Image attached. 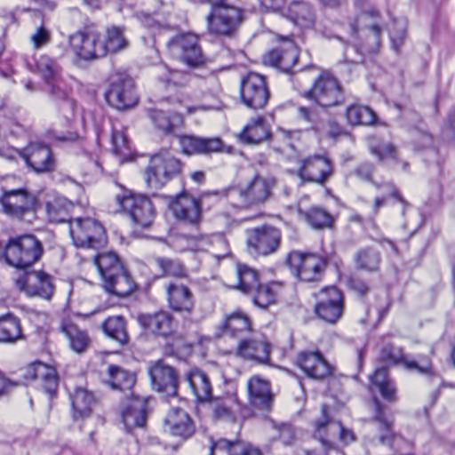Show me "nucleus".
Masks as SVG:
<instances>
[{
  "mask_svg": "<svg viewBox=\"0 0 455 455\" xmlns=\"http://www.w3.org/2000/svg\"><path fill=\"white\" fill-rule=\"evenodd\" d=\"M25 377L27 379L40 380L43 388L50 396L56 393L59 378L54 368L41 362H35L28 366Z\"/></svg>",
  "mask_w": 455,
  "mask_h": 455,
  "instance_id": "28",
  "label": "nucleus"
},
{
  "mask_svg": "<svg viewBox=\"0 0 455 455\" xmlns=\"http://www.w3.org/2000/svg\"><path fill=\"white\" fill-rule=\"evenodd\" d=\"M271 346L267 339L254 333L249 339H243L237 347L236 355L247 360L267 363L269 360Z\"/></svg>",
  "mask_w": 455,
  "mask_h": 455,
  "instance_id": "20",
  "label": "nucleus"
},
{
  "mask_svg": "<svg viewBox=\"0 0 455 455\" xmlns=\"http://www.w3.org/2000/svg\"><path fill=\"white\" fill-rule=\"evenodd\" d=\"M276 184L273 176L255 175L246 186L237 190L240 206L251 208L263 205L272 197Z\"/></svg>",
  "mask_w": 455,
  "mask_h": 455,
  "instance_id": "8",
  "label": "nucleus"
},
{
  "mask_svg": "<svg viewBox=\"0 0 455 455\" xmlns=\"http://www.w3.org/2000/svg\"><path fill=\"white\" fill-rule=\"evenodd\" d=\"M152 387L158 392L175 395L177 390V376L173 368L161 363L149 369Z\"/></svg>",
  "mask_w": 455,
  "mask_h": 455,
  "instance_id": "30",
  "label": "nucleus"
},
{
  "mask_svg": "<svg viewBox=\"0 0 455 455\" xmlns=\"http://www.w3.org/2000/svg\"><path fill=\"white\" fill-rule=\"evenodd\" d=\"M0 204L5 214L22 220L26 215L36 212L38 200L26 188L3 189Z\"/></svg>",
  "mask_w": 455,
  "mask_h": 455,
  "instance_id": "9",
  "label": "nucleus"
},
{
  "mask_svg": "<svg viewBox=\"0 0 455 455\" xmlns=\"http://www.w3.org/2000/svg\"><path fill=\"white\" fill-rule=\"evenodd\" d=\"M111 150L121 163L129 162L133 159L134 153L129 145L126 135L122 130L112 129Z\"/></svg>",
  "mask_w": 455,
  "mask_h": 455,
  "instance_id": "48",
  "label": "nucleus"
},
{
  "mask_svg": "<svg viewBox=\"0 0 455 455\" xmlns=\"http://www.w3.org/2000/svg\"><path fill=\"white\" fill-rule=\"evenodd\" d=\"M149 118L159 130L165 133L172 132L174 127L182 123V118L180 115L174 114L169 116L164 111L157 109L149 111Z\"/></svg>",
  "mask_w": 455,
  "mask_h": 455,
  "instance_id": "56",
  "label": "nucleus"
},
{
  "mask_svg": "<svg viewBox=\"0 0 455 455\" xmlns=\"http://www.w3.org/2000/svg\"><path fill=\"white\" fill-rule=\"evenodd\" d=\"M161 68L164 71V74H163L159 79L165 86H184L187 84V75L178 70H168L164 67H161Z\"/></svg>",
  "mask_w": 455,
  "mask_h": 455,
  "instance_id": "62",
  "label": "nucleus"
},
{
  "mask_svg": "<svg viewBox=\"0 0 455 455\" xmlns=\"http://www.w3.org/2000/svg\"><path fill=\"white\" fill-rule=\"evenodd\" d=\"M381 357L389 363H403L407 369L417 371L420 374H433L432 364L427 356L421 357L419 360H408L400 347L390 345L383 347Z\"/></svg>",
  "mask_w": 455,
  "mask_h": 455,
  "instance_id": "24",
  "label": "nucleus"
},
{
  "mask_svg": "<svg viewBox=\"0 0 455 455\" xmlns=\"http://www.w3.org/2000/svg\"><path fill=\"white\" fill-rule=\"evenodd\" d=\"M123 422L128 432L142 427V400L132 395L122 413Z\"/></svg>",
  "mask_w": 455,
  "mask_h": 455,
  "instance_id": "43",
  "label": "nucleus"
},
{
  "mask_svg": "<svg viewBox=\"0 0 455 455\" xmlns=\"http://www.w3.org/2000/svg\"><path fill=\"white\" fill-rule=\"evenodd\" d=\"M16 287L28 296L49 299L53 292L52 277L44 271H32L15 280Z\"/></svg>",
  "mask_w": 455,
  "mask_h": 455,
  "instance_id": "18",
  "label": "nucleus"
},
{
  "mask_svg": "<svg viewBox=\"0 0 455 455\" xmlns=\"http://www.w3.org/2000/svg\"><path fill=\"white\" fill-rule=\"evenodd\" d=\"M373 171L374 167L371 164L363 163L353 171V174L364 181L371 182Z\"/></svg>",
  "mask_w": 455,
  "mask_h": 455,
  "instance_id": "64",
  "label": "nucleus"
},
{
  "mask_svg": "<svg viewBox=\"0 0 455 455\" xmlns=\"http://www.w3.org/2000/svg\"><path fill=\"white\" fill-rule=\"evenodd\" d=\"M298 49L292 42H290L288 47L282 51L280 69L285 73L292 70L298 61Z\"/></svg>",
  "mask_w": 455,
  "mask_h": 455,
  "instance_id": "60",
  "label": "nucleus"
},
{
  "mask_svg": "<svg viewBox=\"0 0 455 455\" xmlns=\"http://www.w3.org/2000/svg\"><path fill=\"white\" fill-rule=\"evenodd\" d=\"M241 20V10L234 4L217 5L207 17L208 29L212 34L228 36L235 30Z\"/></svg>",
  "mask_w": 455,
  "mask_h": 455,
  "instance_id": "14",
  "label": "nucleus"
},
{
  "mask_svg": "<svg viewBox=\"0 0 455 455\" xmlns=\"http://www.w3.org/2000/svg\"><path fill=\"white\" fill-rule=\"evenodd\" d=\"M173 215L179 220L190 225H197L202 219L200 203L195 197L187 193H182L175 197L170 205Z\"/></svg>",
  "mask_w": 455,
  "mask_h": 455,
  "instance_id": "21",
  "label": "nucleus"
},
{
  "mask_svg": "<svg viewBox=\"0 0 455 455\" xmlns=\"http://www.w3.org/2000/svg\"><path fill=\"white\" fill-rule=\"evenodd\" d=\"M286 262L296 278L307 283L320 281L327 267L325 258L298 251L290 252Z\"/></svg>",
  "mask_w": 455,
  "mask_h": 455,
  "instance_id": "5",
  "label": "nucleus"
},
{
  "mask_svg": "<svg viewBox=\"0 0 455 455\" xmlns=\"http://www.w3.org/2000/svg\"><path fill=\"white\" fill-rule=\"evenodd\" d=\"M371 389H378L382 397L388 403H395L397 400L396 388L388 379L387 369H377L371 376Z\"/></svg>",
  "mask_w": 455,
  "mask_h": 455,
  "instance_id": "44",
  "label": "nucleus"
},
{
  "mask_svg": "<svg viewBox=\"0 0 455 455\" xmlns=\"http://www.w3.org/2000/svg\"><path fill=\"white\" fill-rule=\"evenodd\" d=\"M109 383L115 389L122 391L130 390L135 384V377L122 368L110 365L108 369Z\"/></svg>",
  "mask_w": 455,
  "mask_h": 455,
  "instance_id": "55",
  "label": "nucleus"
},
{
  "mask_svg": "<svg viewBox=\"0 0 455 455\" xmlns=\"http://www.w3.org/2000/svg\"><path fill=\"white\" fill-rule=\"evenodd\" d=\"M68 43L75 56L84 61H92L105 57L101 45V35L93 29L76 31L69 36Z\"/></svg>",
  "mask_w": 455,
  "mask_h": 455,
  "instance_id": "11",
  "label": "nucleus"
},
{
  "mask_svg": "<svg viewBox=\"0 0 455 455\" xmlns=\"http://www.w3.org/2000/svg\"><path fill=\"white\" fill-rule=\"evenodd\" d=\"M210 455H261L259 450L241 440L220 439L212 442Z\"/></svg>",
  "mask_w": 455,
  "mask_h": 455,
  "instance_id": "34",
  "label": "nucleus"
},
{
  "mask_svg": "<svg viewBox=\"0 0 455 455\" xmlns=\"http://www.w3.org/2000/svg\"><path fill=\"white\" fill-rule=\"evenodd\" d=\"M115 198L122 212L129 218L134 227H139L142 219V196L121 187V191Z\"/></svg>",
  "mask_w": 455,
  "mask_h": 455,
  "instance_id": "29",
  "label": "nucleus"
},
{
  "mask_svg": "<svg viewBox=\"0 0 455 455\" xmlns=\"http://www.w3.org/2000/svg\"><path fill=\"white\" fill-rule=\"evenodd\" d=\"M306 220L315 229L331 228L333 223L332 216L321 208H311L306 213Z\"/></svg>",
  "mask_w": 455,
  "mask_h": 455,
  "instance_id": "59",
  "label": "nucleus"
},
{
  "mask_svg": "<svg viewBox=\"0 0 455 455\" xmlns=\"http://www.w3.org/2000/svg\"><path fill=\"white\" fill-rule=\"evenodd\" d=\"M281 241V231L271 225H262L247 230L248 250L250 253L257 256H269L275 253Z\"/></svg>",
  "mask_w": 455,
  "mask_h": 455,
  "instance_id": "10",
  "label": "nucleus"
},
{
  "mask_svg": "<svg viewBox=\"0 0 455 455\" xmlns=\"http://www.w3.org/2000/svg\"><path fill=\"white\" fill-rule=\"evenodd\" d=\"M297 364L310 378L324 379L331 374V367L319 352H302L297 357Z\"/></svg>",
  "mask_w": 455,
  "mask_h": 455,
  "instance_id": "27",
  "label": "nucleus"
},
{
  "mask_svg": "<svg viewBox=\"0 0 455 455\" xmlns=\"http://www.w3.org/2000/svg\"><path fill=\"white\" fill-rule=\"evenodd\" d=\"M105 99L109 106L120 111L136 107L140 102V94L133 78L125 74L113 75Z\"/></svg>",
  "mask_w": 455,
  "mask_h": 455,
  "instance_id": "4",
  "label": "nucleus"
},
{
  "mask_svg": "<svg viewBox=\"0 0 455 455\" xmlns=\"http://www.w3.org/2000/svg\"><path fill=\"white\" fill-rule=\"evenodd\" d=\"M277 283L259 284L251 293L253 295V303L260 308H267L275 304L277 298Z\"/></svg>",
  "mask_w": 455,
  "mask_h": 455,
  "instance_id": "53",
  "label": "nucleus"
},
{
  "mask_svg": "<svg viewBox=\"0 0 455 455\" xmlns=\"http://www.w3.org/2000/svg\"><path fill=\"white\" fill-rule=\"evenodd\" d=\"M182 170L180 159L169 152L157 153L149 159L146 170V182L151 194L164 186L170 180L178 176Z\"/></svg>",
  "mask_w": 455,
  "mask_h": 455,
  "instance_id": "3",
  "label": "nucleus"
},
{
  "mask_svg": "<svg viewBox=\"0 0 455 455\" xmlns=\"http://www.w3.org/2000/svg\"><path fill=\"white\" fill-rule=\"evenodd\" d=\"M21 338L22 331L19 319L11 315L0 316V342L14 343Z\"/></svg>",
  "mask_w": 455,
  "mask_h": 455,
  "instance_id": "49",
  "label": "nucleus"
},
{
  "mask_svg": "<svg viewBox=\"0 0 455 455\" xmlns=\"http://www.w3.org/2000/svg\"><path fill=\"white\" fill-rule=\"evenodd\" d=\"M168 243L177 251H207L212 245L223 248L221 254H215L217 257H224L228 253V243L222 235L208 236L175 233L170 235Z\"/></svg>",
  "mask_w": 455,
  "mask_h": 455,
  "instance_id": "12",
  "label": "nucleus"
},
{
  "mask_svg": "<svg viewBox=\"0 0 455 455\" xmlns=\"http://www.w3.org/2000/svg\"><path fill=\"white\" fill-rule=\"evenodd\" d=\"M47 91L52 99L60 103V111L66 118L74 116L76 102L69 97L70 88L60 78L46 83Z\"/></svg>",
  "mask_w": 455,
  "mask_h": 455,
  "instance_id": "33",
  "label": "nucleus"
},
{
  "mask_svg": "<svg viewBox=\"0 0 455 455\" xmlns=\"http://www.w3.org/2000/svg\"><path fill=\"white\" fill-rule=\"evenodd\" d=\"M72 206L65 197L53 195L45 204L47 218L51 222L60 223L68 220L69 208Z\"/></svg>",
  "mask_w": 455,
  "mask_h": 455,
  "instance_id": "46",
  "label": "nucleus"
},
{
  "mask_svg": "<svg viewBox=\"0 0 455 455\" xmlns=\"http://www.w3.org/2000/svg\"><path fill=\"white\" fill-rule=\"evenodd\" d=\"M51 31L44 24L36 28L35 31L30 35V42L33 48L36 50H39L46 46L51 43Z\"/></svg>",
  "mask_w": 455,
  "mask_h": 455,
  "instance_id": "61",
  "label": "nucleus"
},
{
  "mask_svg": "<svg viewBox=\"0 0 455 455\" xmlns=\"http://www.w3.org/2000/svg\"><path fill=\"white\" fill-rule=\"evenodd\" d=\"M181 151L185 155H202L219 152L223 143L219 138H201L184 135L178 138Z\"/></svg>",
  "mask_w": 455,
  "mask_h": 455,
  "instance_id": "26",
  "label": "nucleus"
},
{
  "mask_svg": "<svg viewBox=\"0 0 455 455\" xmlns=\"http://www.w3.org/2000/svg\"><path fill=\"white\" fill-rule=\"evenodd\" d=\"M69 235L76 247L97 249L105 244L107 235L104 227L92 218H76L69 220Z\"/></svg>",
  "mask_w": 455,
  "mask_h": 455,
  "instance_id": "6",
  "label": "nucleus"
},
{
  "mask_svg": "<svg viewBox=\"0 0 455 455\" xmlns=\"http://www.w3.org/2000/svg\"><path fill=\"white\" fill-rule=\"evenodd\" d=\"M355 262L361 269L375 271L379 268L380 263V254L372 248H364L356 253Z\"/></svg>",
  "mask_w": 455,
  "mask_h": 455,
  "instance_id": "58",
  "label": "nucleus"
},
{
  "mask_svg": "<svg viewBox=\"0 0 455 455\" xmlns=\"http://www.w3.org/2000/svg\"><path fill=\"white\" fill-rule=\"evenodd\" d=\"M237 284L235 287L245 294H251L259 284L256 270L246 265H238L236 269Z\"/></svg>",
  "mask_w": 455,
  "mask_h": 455,
  "instance_id": "52",
  "label": "nucleus"
},
{
  "mask_svg": "<svg viewBox=\"0 0 455 455\" xmlns=\"http://www.w3.org/2000/svg\"><path fill=\"white\" fill-rule=\"evenodd\" d=\"M271 137V132L263 116L251 118L238 134L240 142L246 145H258Z\"/></svg>",
  "mask_w": 455,
  "mask_h": 455,
  "instance_id": "32",
  "label": "nucleus"
},
{
  "mask_svg": "<svg viewBox=\"0 0 455 455\" xmlns=\"http://www.w3.org/2000/svg\"><path fill=\"white\" fill-rule=\"evenodd\" d=\"M156 262L164 274L175 276H180L183 275L184 269L180 262L162 258L157 259Z\"/></svg>",
  "mask_w": 455,
  "mask_h": 455,
  "instance_id": "63",
  "label": "nucleus"
},
{
  "mask_svg": "<svg viewBox=\"0 0 455 455\" xmlns=\"http://www.w3.org/2000/svg\"><path fill=\"white\" fill-rule=\"evenodd\" d=\"M322 414L323 419L315 422V437L319 439L324 451L336 450L334 442L324 439L323 432L325 427H328L331 430L333 436H338L339 439L345 443H351L355 440V434L351 429L345 428L340 422L329 418L326 405H323Z\"/></svg>",
  "mask_w": 455,
  "mask_h": 455,
  "instance_id": "19",
  "label": "nucleus"
},
{
  "mask_svg": "<svg viewBox=\"0 0 455 455\" xmlns=\"http://www.w3.org/2000/svg\"><path fill=\"white\" fill-rule=\"evenodd\" d=\"M22 159L28 168L37 174L51 172L56 166V160L50 147L39 142H30L24 148Z\"/></svg>",
  "mask_w": 455,
  "mask_h": 455,
  "instance_id": "15",
  "label": "nucleus"
},
{
  "mask_svg": "<svg viewBox=\"0 0 455 455\" xmlns=\"http://www.w3.org/2000/svg\"><path fill=\"white\" fill-rule=\"evenodd\" d=\"M144 329L159 336H168L173 331V317L164 311L144 316Z\"/></svg>",
  "mask_w": 455,
  "mask_h": 455,
  "instance_id": "39",
  "label": "nucleus"
},
{
  "mask_svg": "<svg viewBox=\"0 0 455 455\" xmlns=\"http://www.w3.org/2000/svg\"><path fill=\"white\" fill-rule=\"evenodd\" d=\"M287 18L301 28H308L314 24L315 15L311 7L305 2H292L286 12Z\"/></svg>",
  "mask_w": 455,
  "mask_h": 455,
  "instance_id": "42",
  "label": "nucleus"
},
{
  "mask_svg": "<svg viewBox=\"0 0 455 455\" xmlns=\"http://www.w3.org/2000/svg\"><path fill=\"white\" fill-rule=\"evenodd\" d=\"M167 47L173 59L188 67L200 68L206 62V58L199 45V39L194 34L177 35L168 42Z\"/></svg>",
  "mask_w": 455,
  "mask_h": 455,
  "instance_id": "7",
  "label": "nucleus"
},
{
  "mask_svg": "<svg viewBox=\"0 0 455 455\" xmlns=\"http://www.w3.org/2000/svg\"><path fill=\"white\" fill-rule=\"evenodd\" d=\"M214 419L224 421H235L239 404L234 396L218 397L210 401Z\"/></svg>",
  "mask_w": 455,
  "mask_h": 455,
  "instance_id": "41",
  "label": "nucleus"
},
{
  "mask_svg": "<svg viewBox=\"0 0 455 455\" xmlns=\"http://www.w3.org/2000/svg\"><path fill=\"white\" fill-rule=\"evenodd\" d=\"M164 427L172 435L182 439L189 438L195 433V426L188 413L179 407L172 408L164 419Z\"/></svg>",
  "mask_w": 455,
  "mask_h": 455,
  "instance_id": "23",
  "label": "nucleus"
},
{
  "mask_svg": "<svg viewBox=\"0 0 455 455\" xmlns=\"http://www.w3.org/2000/svg\"><path fill=\"white\" fill-rule=\"evenodd\" d=\"M299 131L279 129L274 137L272 148L281 154H288V151L294 148L292 140L299 139Z\"/></svg>",
  "mask_w": 455,
  "mask_h": 455,
  "instance_id": "57",
  "label": "nucleus"
},
{
  "mask_svg": "<svg viewBox=\"0 0 455 455\" xmlns=\"http://www.w3.org/2000/svg\"><path fill=\"white\" fill-rule=\"evenodd\" d=\"M95 265L102 278L103 283L110 279L113 275L124 268L118 256L112 251L98 254L94 259Z\"/></svg>",
  "mask_w": 455,
  "mask_h": 455,
  "instance_id": "45",
  "label": "nucleus"
},
{
  "mask_svg": "<svg viewBox=\"0 0 455 455\" xmlns=\"http://www.w3.org/2000/svg\"><path fill=\"white\" fill-rule=\"evenodd\" d=\"M316 315L323 321L335 323L343 314V296L334 286L325 287L318 294Z\"/></svg>",
  "mask_w": 455,
  "mask_h": 455,
  "instance_id": "16",
  "label": "nucleus"
},
{
  "mask_svg": "<svg viewBox=\"0 0 455 455\" xmlns=\"http://www.w3.org/2000/svg\"><path fill=\"white\" fill-rule=\"evenodd\" d=\"M302 97L323 108L339 106L345 100L339 81L328 71L322 72L312 87L302 93Z\"/></svg>",
  "mask_w": 455,
  "mask_h": 455,
  "instance_id": "2",
  "label": "nucleus"
},
{
  "mask_svg": "<svg viewBox=\"0 0 455 455\" xmlns=\"http://www.w3.org/2000/svg\"><path fill=\"white\" fill-rule=\"evenodd\" d=\"M218 330L222 336L233 338H243L246 333L252 331L251 321L243 312H234L226 315L223 322L219 325Z\"/></svg>",
  "mask_w": 455,
  "mask_h": 455,
  "instance_id": "31",
  "label": "nucleus"
},
{
  "mask_svg": "<svg viewBox=\"0 0 455 455\" xmlns=\"http://www.w3.org/2000/svg\"><path fill=\"white\" fill-rule=\"evenodd\" d=\"M346 118L350 125H371L376 121L374 111L363 105H351L347 108Z\"/></svg>",
  "mask_w": 455,
  "mask_h": 455,
  "instance_id": "50",
  "label": "nucleus"
},
{
  "mask_svg": "<svg viewBox=\"0 0 455 455\" xmlns=\"http://www.w3.org/2000/svg\"><path fill=\"white\" fill-rule=\"evenodd\" d=\"M332 172L331 161L324 156L315 155L299 161L298 175L304 181L323 184Z\"/></svg>",
  "mask_w": 455,
  "mask_h": 455,
  "instance_id": "17",
  "label": "nucleus"
},
{
  "mask_svg": "<svg viewBox=\"0 0 455 455\" xmlns=\"http://www.w3.org/2000/svg\"><path fill=\"white\" fill-rule=\"evenodd\" d=\"M169 307L175 312L191 314L195 298L191 290L180 282H172L165 287Z\"/></svg>",
  "mask_w": 455,
  "mask_h": 455,
  "instance_id": "22",
  "label": "nucleus"
},
{
  "mask_svg": "<svg viewBox=\"0 0 455 455\" xmlns=\"http://www.w3.org/2000/svg\"><path fill=\"white\" fill-rule=\"evenodd\" d=\"M75 419H83L92 412V405L95 403L94 396L88 390L76 388L70 396Z\"/></svg>",
  "mask_w": 455,
  "mask_h": 455,
  "instance_id": "47",
  "label": "nucleus"
},
{
  "mask_svg": "<svg viewBox=\"0 0 455 455\" xmlns=\"http://www.w3.org/2000/svg\"><path fill=\"white\" fill-rule=\"evenodd\" d=\"M128 42L124 36L123 29L118 27L108 28L104 38L101 37V45L105 56L108 53H115L127 47Z\"/></svg>",
  "mask_w": 455,
  "mask_h": 455,
  "instance_id": "51",
  "label": "nucleus"
},
{
  "mask_svg": "<svg viewBox=\"0 0 455 455\" xmlns=\"http://www.w3.org/2000/svg\"><path fill=\"white\" fill-rule=\"evenodd\" d=\"M187 381L198 401L204 402L211 398L212 383L205 372L193 369L187 374Z\"/></svg>",
  "mask_w": 455,
  "mask_h": 455,
  "instance_id": "38",
  "label": "nucleus"
},
{
  "mask_svg": "<svg viewBox=\"0 0 455 455\" xmlns=\"http://www.w3.org/2000/svg\"><path fill=\"white\" fill-rule=\"evenodd\" d=\"M107 336L116 340L120 344H125L128 340V334L124 319L122 316H111L105 320L102 325Z\"/></svg>",
  "mask_w": 455,
  "mask_h": 455,
  "instance_id": "54",
  "label": "nucleus"
},
{
  "mask_svg": "<svg viewBox=\"0 0 455 455\" xmlns=\"http://www.w3.org/2000/svg\"><path fill=\"white\" fill-rule=\"evenodd\" d=\"M103 287L110 294L125 297L130 295L137 285L127 270L123 268L109 280L105 281Z\"/></svg>",
  "mask_w": 455,
  "mask_h": 455,
  "instance_id": "36",
  "label": "nucleus"
},
{
  "mask_svg": "<svg viewBox=\"0 0 455 455\" xmlns=\"http://www.w3.org/2000/svg\"><path fill=\"white\" fill-rule=\"evenodd\" d=\"M247 391L251 405L260 410H269L274 395L270 383L258 375L252 376L247 381Z\"/></svg>",
  "mask_w": 455,
  "mask_h": 455,
  "instance_id": "25",
  "label": "nucleus"
},
{
  "mask_svg": "<svg viewBox=\"0 0 455 455\" xmlns=\"http://www.w3.org/2000/svg\"><path fill=\"white\" fill-rule=\"evenodd\" d=\"M44 251L41 242L32 235L11 238L4 250L6 262L16 268H27L36 262Z\"/></svg>",
  "mask_w": 455,
  "mask_h": 455,
  "instance_id": "1",
  "label": "nucleus"
},
{
  "mask_svg": "<svg viewBox=\"0 0 455 455\" xmlns=\"http://www.w3.org/2000/svg\"><path fill=\"white\" fill-rule=\"evenodd\" d=\"M240 96L247 108H263L270 96L266 76L255 72L248 73L241 80Z\"/></svg>",
  "mask_w": 455,
  "mask_h": 455,
  "instance_id": "13",
  "label": "nucleus"
},
{
  "mask_svg": "<svg viewBox=\"0 0 455 455\" xmlns=\"http://www.w3.org/2000/svg\"><path fill=\"white\" fill-rule=\"evenodd\" d=\"M60 329L69 341L70 347L76 353H83L90 344L88 334L78 328L72 321L63 319Z\"/></svg>",
  "mask_w": 455,
  "mask_h": 455,
  "instance_id": "37",
  "label": "nucleus"
},
{
  "mask_svg": "<svg viewBox=\"0 0 455 455\" xmlns=\"http://www.w3.org/2000/svg\"><path fill=\"white\" fill-rule=\"evenodd\" d=\"M372 420L377 424L381 432L379 441L381 444L389 445L393 439V422L387 413V408L377 397L372 398Z\"/></svg>",
  "mask_w": 455,
  "mask_h": 455,
  "instance_id": "35",
  "label": "nucleus"
},
{
  "mask_svg": "<svg viewBox=\"0 0 455 455\" xmlns=\"http://www.w3.org/2000/svg\"><path fill=\"white\" fill-rule=\"evenodd\" d=\"M28 66L32 72L38 74L45 84L60 77V66L48 55H40L33 63H28Z\"/></svg>",
  "mask_w": 455,
  "mask_h": 455,
  "instance_id": "40",
  "label": "nucleus"
}]
</instances>
